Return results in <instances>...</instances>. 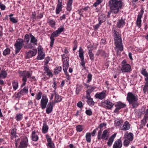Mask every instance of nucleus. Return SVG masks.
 <instances>
[{
  "label": "nucleus",
  "instance_id": "nucleus-31",
  "mask_svg": "<svg viewBox=\"0 0 148 148\" xmlns=\"http://www.w3.org/2000/svg\"><path fill=\"white\" fill-rule=\"evenodd\" d=\"M7 75V73L6 72L3 70H2L0 72V78H5Z\"/></svg>",
  "mask_w": 148,
  "mask_h": 148
},
{
  "label": "nucleus",
  "instance_id": "nucleus-21",
  "mask_svg": "<svg viewBox=\"0 0 148 148\" xmlns=\"http://www.w3.org/2000/svg\"><path fill=\"white\" fill-rule=\"evenodd\" d=\"M44 70L46 71V73H47V75L49 76H52V73L49 70L47 64H45L44 66Z\"/></svg>",
  "mask_w": 148,
  "mask_h": 148
},
{
  "label": "nucleus",
  "instance_id": "nucleus-15",
  "mask_svg": "<svg viewBox=\"0 0 148 148\" xmlns=\"http://www.w3.org/2000/svg\"><path fill=\"white\" fill-rule=\"evenodd\" d=\"M37 53L36 50H34L32 51H29L26 52V57L29 58L31 57L35 56Z\"/></svg>",
  "mask_w": 148,
  "mask_h": 148
},
{
  "label": "nucleus",
  "instance_id": "nucleus-7",
  "mask_svg": "<svg viewBox=\"0 0 148 148\" xmlns=\"http://www.w3.org/2000/svg\"><path fill=\"white\" fill-rule=\"evenodd\" d=\"M144 12L143 9H141L140 12L139 13L138 16L137 20L136 21L137 25L139 27H140L141 26V18L142 17Z\"/></svg>",
  "mask_w": 148,
  "mask_h": 148
},
{
  "label": "nucleus",
  "instance_id": "nucleus-49",
  "mask_svg": "<svg viewBox=\"0 0 148 148\" xmlns=\"http://www.w3.org/2000/svg\"><path fill=\"white\" fill-rule=\"evenodd\" d=\"M42 94L41 92H39L36 95V98L37 100H39L41 99Z\"/></svg>",
  "mask_w": 148,
  "mask_h": 148
},
{
  "label": "nucleus",
  "instance_id": "nucleus-50",
  "mask_svg": "<svg viewBox=\"0 0 148 148\" xmlns=\"http://www.w3.org/2000/svg\"><path fill=\"white\" fill-rule=\"evenodd\" d=\"M92 75L90 73L88 74L87 76L88 80L87 83H89L92 80Z\"/></svg>",
  "mask_w": 148,
  "mask_h": 148
},
{
  "label": "nucleus",
  "instance_id": "nucleus-40",
  "mask_svg": "<svg viewBox=\"0 0 148 148\" xmlns=\"http://www.w3.org/2000/svg\"><path fill=\"white\" fill-rule=\"evenodd\" d=\"M12 86L14 90H16L18 87V83L17 82L14 81L12 82Z\"/></svg>",
  "mask_w": 148,
  "mask_h": 148
},
{
  "label": "nucleus",
  "instance_id": "nucleus-9",
  "mask_svg": "<svg viewBox=\"0 0 148 148\" xmlns=\"http://www.w3.org/2000/svg\"><path fill=\"white\" fill-rule=\"evenodd\" d=\"M58 34L56 31L52 33L51 35L50 39H51V42L50 46L51 47H53V44L54 42V38L58 36Z\"/></svg>",
  "mask_w": 148,
  "mask_h": 148
},
{
  "label": "nucleus",
  "instance_id": "nucleus-28",
  "mask_svg": "<svg viewBox=\"0 0 148 148\" xmlns=\"http://www.w3.org/2000/svg\"><path fill=\"white\" fill-rule=\"evenodd\" d=\"M62 100V98L60 96L57 94H55V97L54 99V102H53L55 104L56 103H57L60 101Z\"/></svg>",
  "mask_w": 148,
  "mask_h": 148
},
{
  "label": "nucleus",
  "instance_id": "nucleus-14",
  "mask_svg": "<svg viewBox=\"0 0 148 148\" xmlns=\"http://www.w3.org/2000/svg\"><path fill=\"white\" fill-rule=\"evenodd\" d=\"M106 95V92L103 91L99 93H97L95 95V97L96 98L102 99L105 97Z\"/></svg>",
  "mask_w": 148,
  "mask_h": 148
},
{
  "label": "nucleus",
  "instance_id": "nucleus-17",
  "mask_svg": "<svg viewBox=\"0 0 148 148\" xmlns=\"http://www.w3.org/2000/svg\"><path fill=\"white\" fill-rule=\"evenodd\" d=\"M130 127V125L129 123L126 121L124 123L122 127L121 128V130L124 131H126L129 130Z\"/></svg>",
  "mask_w": 148,
  "mask_h": 148
},
{
  "label": "nucleus",
  "instance_id": "nucleus-46",
  "mask_svg": "<svg viewBox=\"0 0 148 148\" xmlns=\"http://www.w3.org/2000/svg\"><path fill=\"white\" fill-rule=\"evenodd\" d=\"M48 23L52 27H54L55 25V22L53 20L49 19L48 20Z\"/></svg>",
  "mask_w": 148,
  "mask_h": 148
},
{
  "label": "nucleus",
  "instance_id": "nucleus-1",
  "mask_svg": "<svg viewBox=\"0 0 148 148\" xmlns=\"http://www.w3.org/2000/svg\"><path fill=\"white\" fill-rule=\"evenodd\" d=\"M109 6L111 12L114 14L119 13V10L121 9L124 3L122 0H111L109 2Z\"/></svg>",
  "mask_w": 148,
  "mask_h": 148
},
{
  "label": "nucleus",
  "instance_id": "nucleus-36",
  "mask_svg": "<svg viewBox=\"0 0 148 148\" xmlns=\"http://www.w3.org/2000/svg\"><path fill=\"white\" fill-rule=\"evenodd\" d=\"M86 86V87L88 89L87 90H90L89 91H91V92L93 91L95 89V87L91 85H89L88 84L85 85Z\"/></svg>",
  "mask_w": 148,
  "mask_h": 148
},
{
  "label": "nucleus",
  "instance_id": "nucleus-45",
  "mask_svg": "<svg viewBox=\"0 0 148 148\" xmlns=\"http://www.w3.org/2000/svg\"><path fill=\"white\" fill-rule=\"evenodd\" d=\"M16 130L15 129H12L11 131V133L12 136V137H15L16 136Z\"/></svg>",
  "mask_w": 148,
  "mask_h": 148
},
{
  "label": "nucleus",
  "instance_id": "nucleus-13",
  "mask_svg": "<svg viewBox=\"0 0 148 148\" xmlns=\"http://www.w3.org/2000/svg\"><path fill=\"white\" fill-rule=\"evenodd\" d=\"M122 145L121 140L120 139L115 141L113 145V148H121Z\"/></svg>",
  "mask_w": 148,
  "mask_h": 148
},
{
  "label": "nucleus",
  "instance_id": "nucleus-37",
  "mask_svg": "<svg viewBox=\"0 0 148 148\" xmlns=\"http://www.w3.org/2000/svg\"><path fill=\"white\" fill-rule=\"evenodd\" d=\"M73 2H71V1H68V3L67 4V11H70L72 9L71 5Z\"/></svg>",
  "mask_w": 148,
  "mask_h": 148
},
{
  "label": "nucleus",
  "instance_id": "nucleus-20",
  "mask_svg": "<svg viewBox=\"0 0 148 148\" xmlns=\"http://www.w3.org/2000/svg\"><path fill=\"white\" fill-rule=\"evenodd\" d=\"M116 136V134H114L112 135L108 140V142H107L108 145L110 147L112 145V143L114 141V139Z\"/></svg>",
  "mask_w": 148,
  "mask_h": 148
},
{
  "label": "nucleus",
  "instance_id": "nucleus-57",
  "mask_svg": "<svg viewBox=\"0 0 148 148\" xmlns=\"http://www.w3.org/2000/svg\"><path fill=\"white\" fill-rule=\"evenodd\" d=\"M24 47L25 49H32L33 47V46L30 43L28 44L27 43L26 45L24 46Z\"/></svg>",
  "mask_w": 148,
  "mask_h": 148
},
{
  "label": "nucleus",
  "instance_id": "nucleus-35",
  "mask_svg": "<svg viewBox=\"0 0 148 148\" xmlns=\"http://www.w3.org/2000/svg\"><path fill=\"white\" fill-rule=\"evenodd\" d=\"M62 5H60L58 4L56 9V14H58L62 10Z\"/></svg>",
  "mask_w": 148,
  "mask_h": 148
},
{
  "label": "nucleus",
  "instance_id": "nucleus-54",
  "mask_svg": "<svg viewBox=\"0 0 148 148\" xmlns=\"http://www.w3.org/2000/svg\"><path fill=\"white\" fill-rule=\"evenodd\" d=\"M76 130L78 132H81L83 130L82 126L81 125H78L76 127Z\"/></svg>",
  "mask_w": 148,
  "mask_h": 148
},
{
  "label": "nucleus",
  "instance_id": "nucleus-24",
  "mask_svg": "<svg viewBox=\"0 0 148 148\" xmlns=\"http://www.w3.org/2000/svg\"><path fill=\"white\" fill-rule=\"evenodd\" d=\"M32 140L34 141H37L38 138V135L36 134V132L35 131H33L32 134Z\"/></svg>",
  "mask_w": 148,
  "mask_h": 148
},
{
  "label": "nucleus",
  "instance_id": "nucleus-18",
  "mask_svg": "<svg viewBox=\"0 0 148 148\" xmlns=\"http://www.w3.org/2000/svg\"><path fill=\"white\" fill-rule=\"evenodd\" d=\"M124 138L132 141L133 138V134L131 133H126L124 135Z\"/></svg>",
  "mask_w": 148,
  "mask_h": 148
},
{
  "label": "nucleus",
  "instance_id": "nucleus-55",
  "mask_svg": "<svg viewBox=\"0 0 148 148\" xmlns=\"http://www.w3.org/2000/svg\"><path fill=\"white\" fill-rule=\"evenodd\" d=\"M143 91L144 93L145 94L148 92V86L144 85L143 88Z\"/></svg>",
  "mask_w": 148,
  "mask_h": 148
},
{
  "label": "nucleus",
  "instance_id": "nucleus-32",
  "mask_svg": "<svg viewBox=\"0 0 148 148\" xmlns=\"http://www.w3.org/2000/svg\"><path fill=\"white\" fill-rule=\"evenodd\" d=\"M79 57L81 59V60L84 59V52L82 49H81V47H80L79 50Z\"/></svg>",
  "mask_w": 148,
  "mask_h": 148
},
{
  "label": "nucleus",
  "instance_id": "nucleus-30",
  "mask_svg": "<svg viewBox=\"0 0 148 148\" xmlns=\"http://www.w3.org/2000/svg\"><path fill=\"white\" fill-rule=\"evenodd\" d=\"M45 54L43 52L38 53V55L37 57L38 60H40L43 59L44 58Z\"/></svg>",
  "mask_w": 148,
  "mask_h": 148
},
{
  "label": "nucleus",
  "instance_id": "nucleus-38",
  "mask_svg": "<svg viewBox=\"0 0 148 148\" xmlns=\"http://www.w3.org/2000/svg\"><path fill=\"white\" fill-rule=\"evenodd\" d=\"M23 117V114H17L16 116V119L17 121H20Z\"/></svg>",
  "mask_w": 148,
  "mask_h": 148
},
{
  "label": "nucleus",
  "instance_id": "nucleus-33",
  "mask_svg": "<svg viewBox=\"0 0 148 148\" xmlns=\"http://www.w3.org/2000/svg\"><path fill=\"white\" fill-rule=\"evenodd\" d=\"M91 134L90 133L88 132L86 134V141L88 143H90L91 141Z\"/></svg>",
  "mask_w": 148,
  "mask_h": 148
},
{
  "label": "nucleus",
  "instance_id": "nucleus-56",
  "mask_svg": "<svg viewBox=\"0 0 148 148\" xmlns=\"http://www.w3.org/2000/svg\"><path fill=\"white\" fill-rule=\"evenodd\" d=\"M64 29V28L63 27H59L58 28V29L56 30V31L58 34H60L63 31Z\"/></svg>",
  "mask_w": 148,
  "mask_h": 148
},
{
  "label": "nucleus",
  "instance_id": "nucleus-10",
  "mask_svg": "<svg viewBox=\"0 0 148 148\" xmlns=\"http://www.w3.org/2000/svg\"><path fill=\"white\" fill-rule=\"evenodd\" d=\"M48 101V99L46 97H42L40 102L41 107L42 109L45 108Z\"/></svg>",
  "mask_w": 148,
  "mask_h": 148
},
{
  "label": "nucleus",
  "instance_id": "nucleus-59",
  "mask_svg": "<svg viewBox=\"0 0 148 148\" xmlns=\"http://www.w3.org/2000/svg\"><path fill=\"white\" fill-rule=\"evenodd\" d=\"M46 138H47V140L48 142V143H51L52 142L51 139V138H50L49 136L48 135H46Z\"/></svg>",
  "mask_w": 148,
  "mask_h": 148
},
{
  "label": "nucleus",
  "instance_id": "nucleus-39",
  "mask_svg": "<svg viewBox=\"0 0 148 148\" xmlns=\"http://www.w3.org/2000/svg\"><path fill=\"white\" fill-rule=\"evenodd\" d=\"M141 73L146 77H148V73L146 69H142L141 71Z\"/></svg>",
  "mask_w": 148,
  "mask_h": 148
},
{
  "label": "nucleus",
  "instance_id": "nucleus-19",
  "mask_svg": "<svg viewBox=\"0 0 148 148\" xmlns=\"http://www.w3.org/2000/svg\"><path fill=\"white\" fill-rule=\"evenodd\" d=\"M69 66V59L66 58L65 60L63 62V70L66 71Z\"/></svg>",
  "mask_w": 148,
  "mask_h": 148
},
{
  "label": "nucleus",
  "instance_id": "nucleus-52",
  "mask_svg": "<svg viewBox=\"0 0 148 148\" xmlns=\"http://www.w3.org/2000/svg\"><path fill=\"white\" fill-rule=\"evenodd\" d=\"M102 0H97L96 2L93 4V6L95 7H97L98 5L101 3Z\"/></svg>",
  "mask_w": 148,
  "mask_h": 148
},
{
  "label": "nucleus",
  "instance_id": "nucleus-48",
  "mask_svg": "<svg viewBox=\"0 0 148 148\" xmlns=\"http://www.w3.org/2000/svg\"><path fill=\"white\" fill-rule=\"evenodd\" d=\"M124 139L125 140L123 142V145L124 146L127 147L128 145L130 143V142L131 141L126 139Z\"/></svg>",
  "mask_w": 148,
  "mask_h": 148
},
{
  "label": "nucleus",
  "instance_id": "nucleus-29",
  "mask_svg": "<svg viewBox=\"0 0 148 148\" xmlns=\"http://www.w3.org/2000/svg\"><path fill=\"white\" fill-rule=\"evenodd\" d=\"M28 92V89L26 87H24L22 90H21L20 92H19L18 94L17 95L19 96H20L21 95H23V93H27Z\"/></svg>",
  "mask_w": 148,
  "mask_h": 148
},
{
  "label": "nucleus",
  "instance_id": "nucleus-51",
  "mask_svg": "<svg viewBox=\"0 0 148 148\" xmlns=\"http://www.w3.org/2000/svg\"><path fill=\"white\" fill-rule=\"evenodd\" d=\"M10 49L8 48H7L3 52V54L4 56H6L9 54L10 53Z\"/></svg>",
  "mask_w": 148,
  "mask_h": 148
},
{
  "label": "nucleus",
  "instance_id": "nucleus-6",
  "mask_svg": "<svg viewBox=\"0 0 148 148\" xmlns=\"http://www.w3.org/2000/svg\"><path fill=\"white\" fill-rule=\"evenodd\" d=\"M28 140L27 138H23L20 142L18 148H27L28 145Z\"/></svg>",
  "mask_w": 148,
  "mask_h": 148
},
{
  "label": "nucleus",
  "instance_id": "nucleus-42",
  "mask_svg": "<svg viewBox=\"0 0 148 148\" xmlns=\"http://www.w3.org/2000/svg\"><path fill=\"white\" fill-rule=\"evenodd\" d=\"M88 104L89 105H94V102L92 98H91L88 99L87 101Z\"/></svg>",
  "mask_w": 148,
  "mask_h": 148
},
{
  "label": "nucleus",
  "instance_id": "nucleus-62",
  "mask_svg": "<svg viewBox=\"0 0 148 148\" xmlns=\"http://www.w3.org/2000/svg\"><path fill=\"white\" fill-rule=\"evenodd\" d=\"M10 20L13 23H16L17 22L16 19L14 17L10 18Z\"/></svg>",
  "mask_w": 148,
  "mask_h": 148
},
{
  "label": "nucleus",
  "instance_id": "nucleus-4",
  "mask_svg": "<svg viewBox=\"0 0 148 148\" xmlns=\"http://www.w3.org/2000/svg\"><path fill=\"white\" fill-rule=\"evenodd\" d=\"M102 130H100L98 132L97 138L99 140L101 139L107 140L109 137L108 133V131L105 130L103 131L102 134Z\"/></svg>",
  "mask_w": 148,
  "mask_h": 148
},
{
  "label": "nucleus",
  "instance_id": "nucleus-12",
  "mask_svg": "<svg viewBox=\"0 0 148 148\" xmlns=\"http://www.w3.org/2000/svg\"><path fill=\"white\" fill-rule=\"evenodd\" d=\"M121 70L123 72H128L131 71V66L128 64L122 65Z\"/></svg>",
  "mask_w": 148,
  "mask_h": 148
},
{
  "label": "nucleus",
  "instance_id": "nucleus-11",
  "mask_svg": "<svg viewBox=\"0 0 148 148\" xmlns=\"http://www.w3.org/2000/svg\"><path fill=\"white\" fill-rule=\"evenodd\" d=\"M20 77H23V78H24L27 79V78H29L31 77V75L29 71H20L19 72Z\"/></svg>",
  "mask_w": 148,
  "mask_h": 148
},
{
  "label": "nucleus",
  "instance_id": "nucleus-64",
  "mask_svg": "<svg viewBox=\"0 0 148 148\" xmlns=\"http://www.w3.org/2000/svg\"><path fill=\"white\" fill-rule=\"evenodd\" d=\"M77 106L79 108H81L83 106V104L81 101H80L78 102L77 104Z\"/></svg>",
  "mask_w": 148,
  "mask_h": 148
},
{
  "label": "nucleus",
  "instance_id": "nucleus-63",
  "mask_svg": "<svg viewBox=\"0 0 148 148\" xmlns=\"http://www.w3.org/2000/svg\"><path fill=\"white\" fill-rule=\"evenodd\" d=\"M38 53H40V52H43L42 51L43 49L41 46H39L38 47Z\"/></svg>",
  "mask_w": 148,
  "mask_h": 148
},
{
  "label": "nucleus",
  "instance_id": "nucleus-61",
  "mask_svg": "<svg viewBox=\"0 0 148 148\" xmlns=\"http://www.w3.org/2000/svg\"><path fill=\"white\" fill-rule=\"evenodd\" d=\"M0 8L1 10H3L5 9V6L1 3H0Z\"/></svg>",
  "mask_w": 148,
  "mask_h": 148
},
{
  "label": "nucleus",
  "instance_id": "nucleus-27",
  "mask_svg": "<svg viewBox=\"0 0 148 148\" xmlns=\"http://www.w3.org/2000/svg\"><path fill=\"white\" fill-rule=\"evenodd\" d=\"M30 37L31 38V42L33 43L35 45H36L37 44V39L32 34L30 35Z\"/></svg>",
  "mask_w": 148,
  "mask_h": 148
},
{
  "label": "nucleus",
  "instance_id": "nucleus-22",
  "mask_svg": "<svg viewBox=\"0 0 148 148\" xmlns=\"http://www.w3.org/2000/svg\"><path fill=\"white\" fill-rule=\"evenodd\" d=\"M105 104L106 107L108 109H110L113 106L114 104L110 101H106L104 102Z\"/></svg>",
  "mask_w": 148,
  "mask_h": 148
},
{
  "label": "nucleus",
  "instance_id": "nucleus-58",
  "mask_svg": "<svg viewBox=\"0 0 148 148\" xmlns=\"http://www.w3.org/2000/svg\"><path fill=\"white\" fill-rule=\"evenodd\" d=\"M86 114L89 116H90L92 114V111L90 109L87 110L86 111Z\"/></svg>",
  "mask_w": 148,
  "mask_h": 148
},
{
  "label": "nucleus",
  "instance_id": "nucleus-8",
  "mask_svg": "<svg viewBox=\"0 0 148 148\" xmlns=\"http://www.w3.org/2000/svg\"><path fill=\"white\" fill-rule=\"evenodd\" d=\"M126 105L121 102H119L117 103L116 105V108L114 110V112L116 113L121 108H123L125 107Z\"/></svg>",
  "mask_w": 148,
  "mask_h": 148
},
{
  "label": "nucleus",
  "instance_id": "nucleus-44",
  "mask_svg": "<svg viewBox=\"0 0 148 148\" xmlns=\"http://www.w3.org/2000/svg\"><path fill=\"white\" fill-rule=\"evenodd\" d=\"M24 41L25 42H26L27 44L28 43L29 41V35L28 34H26L25 35Z\"/></svg>",
  "mask_w": 148,
  "mask_h": 148
},
{
  "label": "nucleus",
  "instance_id": "nucleus-3",
  "mask_svg": "<svg viewBox=\"0 0 148 148\" xmlns=\"http://www.w3.org/2000/svg\"><path fill=\"white\" fill-rule=\"evenodd\" d=\"M127 99L129 103L132 105V108H134L138 106V97L137 95L133 94L132 92H129L127 95Z\"/></svg>",
  "mask_w": 148,
  "mask_h": 148
},
{
  "label": "nucleus",
  "instance_id": "nucleus-41",
  "mask_svg": "<svg viewBox=\"0 0 148 148\" xmlns=\"http://www.w3.org/2000/svg\"><path fill=\"white\" fill-rule=\"evenodd\" d=\"M88 53L91 60L93 61L94 60V54L92 53V51L90 50H89Z\"/></svg>",
  "mask_w": 148,
  "mask_h": 148
},
{
  "label": "nucleus",
  "instance_id": "nucleus-43",
  "mask_svg": "<svg viewBox=\"0 0 148 148\" xmlns=\"http://www.w3.org/2000/svg\"><path fill=\"white\" fill-rule=\"evenodd\" d=\"M123 121L121 119L118 120L116 121L115 125L116 126H119L121 125L123 123Z\"/></svg>",
  "mask_w": 148,
  "mask_h": 148
},
{
  "label": "nucleus",
  "instance_id": "nucleus-47",
  "mask_svg": "<svg viewBox=\"0 0 148 148\" xmlns=\"http://www.w3.org/2000/svg\"><path fill=\"white\" fill-rule=\"evenodd\" d=\"M105 54V52L102 50H99L98 51L97 54V55H101V56H104Z\"/></svg>",
  "mask_w": 148,
  "mask_h": 148
},
{
  "label": "nucleus",
  "instance_id": "nucleus-5",
  "mask_svg": "<svg viewBox=\"0 0 148 148\" xmlns=\"http://www.w3.org/2000/svg\"><path fill=\"white\" fill-rule=\"evenodd\" d=\"M20 41H16L14 44L15 47V54L18 53L19 52L23 47V43L24 41L22 39H18Z\"/></svg>",
  "mask_w": 148,
  "mask_h": 148
},
{
  "label": "nucleus",
  "instance_id": "nucleus-16",
  "mask_svg": "<svg viewBox=\"0 0 148 148\" xmlns=\"http://www.w3.org/2000/svg\"><path fill=\"white\" fill-rule=\"evenodd\" d=\"M55 103L53 102L52 103L50 102L48 105L47 108L46 110V112L48 114L50 113L52 111L53 107V105H54Z\"/></svg>",
  "mask_w": 148,
  "mask_h": 148
},
{
  "label": "nucleus",
  "instance_id": "nucleus-2",
  "mask_svg": "<svg viewBox=\"0 0 148 148\" xmlns=\"http://www.w3.org/2000/svg\"><path fill=\"white\" fill-rule=\"evenodd\" d=\"M113 33L114 40V44L116 48L121 51H123V47L121 35L115 30H114Z\"/></svg>",
  "mask_w": 148,
  "mask_h": 148
},
{
  "label": "nucleus",
  "instance_id": "nucleus-34",
  "mask_svg": "<svg viewBox=\"0 0 148 148\" xmlns=\"http://www.w3.org/2000/svg\"><path fill=\"white\" fill-rule=\"evenodd\" d=\"M62 70V67L60 66L56 67L55 69L54 73L55 74H58Z\"/></svg>",
  "mask_w": 148,
  "mask_h": 148
},
{
  "label": "nucleus",
  "instance_id": "nucleus-23",
  "mask_svg": "<svg viewBox=\"0 0 148 148\" xmlns=\"http://www.w3.org/2000/svg\"><path fill=\"white\" fill-rule=\"evenodd\" d=\"M43 125L42 128V132L43 133L45 134L48 131V126L45 122L44 123Z\"/></svg>",
  "mask_w": 148,
  "mask_h": 148
},
{
  "label": "nucleus",
  "instance_id": "nucleus-25",
  "mask_svg": "<svg viewBox=\"0 0 148 148\" xmlns=\"http://www.w3.org/2000/svg\"><path fill=\"white\" fill-rule=\"evenodd\" d=\"M105 16L104 15H100L98 18V21L99 22V24L101 25L102 23L104 22L105 21Z\"/></svg>",
  "mask_w": 148,
  "mask_h": 148
},
{
  "label": "nucleus",
  "instance_id": "nucleus-53",
  "mask_svg": "<svg viewBox=\"0 0 148 148\" xmlns=\"http://www.w3.org/2000/svg\"><path fill=\"white\" fill-rule=\"evenodd\" d=\"M90 90H87L86 92V99H87L91 98V97L90 96V94L91 93V91H89Z\"/></svg>",
  "mask_w": 148,
  "mask_h": 148
},
{
  "label": "nucleus",
  "instance_id": "nucleus-26",
  "mask_svg": "<svg viewBox=\"0 0 148 148\" xmlns=\"http://www.w3.org/2000/svg\"><path fill=\"white\" fill-rule=\"evenodd\" d=\"M125 22L123 20H119L117 23V26L119 28H121L125 25Z\"/></svg>",
  "mask_w": 148,
  "mask_h": 148
},
{
  "label": "nucleus",
  "instance_id": "nucleus-60",
  "mask_svg": "<svg viewBox=\"0 0 148 148\" xmlns=\"http://www.w3.org/2000/svg\"><path fill=\"white\" fill-rule=\"evenodd\" d=\"M48 146L50 148H54V144L51 143H48Z\"/></svg>",
  "mask_w": 148,
  "mask_h": 148
}]
</instances>
